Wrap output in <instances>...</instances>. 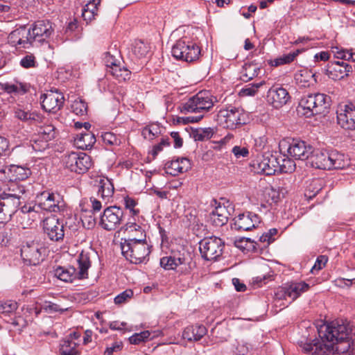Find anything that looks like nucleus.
Listing matches in <instances>:
<instances>
[{
    "label": "nucleus",
    "mask_w": 355,
    "mask_h": 355,
    "mask_svg": "<svg viewBox=\"0 0 355 355\" xmlns=\"http://www.w3.org/2000/svg\"><path fill=\"white\" fill-rule=\"evenodd\" d=\"M123 201L125 207L129 210L130 214H133L135 216L139 214V209L136 208V206L137 205V201L136 200L129 196H126L123 198Z\"/></svg>",
    "instance_id": "09e8293b"
},
{
    "label": "nucleus",
    "mask_w": 355,
    "mask_h": 355,
    "mask_svg": "<svg viewBox=\"0 0 355 355\" xmlns=\"http://www.w3.org/2000/svg\"><path fill=\"white\" fill-rule=\"evenodd\" d=\"M1 89L8 93H16L19 89V86L10 83H5L1 84Z\"/></svg>",
    "instance_id": "680f3d73"
},
{
    "label": "nucleus",
    "mask_w": 355,
    "mask_h": 355,
    "mask_svg": "<svg viewBox=\"0 0 355 355\" xmlns=\"http://www.w3.org/2000/svg\"><path fill=\"white\" fill-rule=\"evenodd\" d=\"M190 167L191 163L189 159L184 157L172 160L166 164L167 173L173 176H176L180 173L187 171Z\"/></svg>",
    "instance_id": "a878e982"
},
{
    "label": "nucleus",
    "mask_w": 355,
    "mask_h": 355,
    "mask_svg": "<svg viewBox=\"0 0 355 355\" xmlns=\"http://www.w3.org/2000/svg\"><path fill=\"white\" fill-rule=\"evenodd\" d=\"M30 29L36 45L46 41L54 32L52 24L48 20L37 21Z\"/></svg>",
    "instance_id": "6ab92c4d"
},
{
    "label": "nucleus",
    "mask_w": 355,
    "mask_h": 355,
    "mask_svg": "<svg viewBox=\"0 0 355 355\" xmlns=\"http://www.w3.org/2000/svg\"><path fill=\"white\" fill-rule=\"evenodd\" d=\"M140 222L139 214L136 216L130 214L125 224L121 228V230H123L125 232L131 233L133 232H138L140 234L141 232H145L141 227L138 224Z\"/></svg>",
    "instance_id": "f704fd0d"
},
{
    "label": "nucleus",
    "mask_w": 355,
    "mask_h": 355,
    "mask_svg": "<svg viewBox=\"0 0 355 355\" xmlns=\"http://www.w3.org/2000/svg\"><path fill=\"white\" fill-rule=\"evenodd\" d=\"M259 70L260 69L257 64L253 63H245L243 66L241 71V79L245 82L249 81L258 76Z\"/></svg>",
    "instance_id": "4c0bfd02"
},
{
    "label": "nucleus",
    "mask_w": 355,
    "mask_h": 355,
    "mask_svg": "<svg viewBox=\"0 0 355 355\" xmlns=\"http://www.w3.org/2000/svg\"><path fill=\"white\" fill-rule=\"evenodd\" d=\"M327 261L328 257L327 256H319L317 258L313 266L311 268V272L313 274L317 273L326 266Z\"/></svg>",
    "instance_id": "864d4df0"
},
{
    "label": "nucleus",
    "mask_w": 355,
    "mask_h": 355,
    "mask_svg": "<svg viewBox=\"0 0 355 355\" xmlns=\"http://www.w3.org/2000/svg\"><path fill=\"white\" fill-rule=\"evenodd\" d=\"M0 168H3L4 172H6V169H8L9 172L11 173V179L14 180H24L29 177L31 172L28 168H26L21 166L17 165H12L9 167L8 166H1Z\"/></svg>",
    "instance_id": "2f4dec72"
},
{
    "label": "nucleus",
    "mask_w": 355,
    "mask_h": 355,
    "mask_svg": "<svg viewBox=\"0 0 355 355\" xmlns=\"http://www.w3.org/2000/svg\"><path fill=\"white\" fill-rule=\"evenodd\" d=\"M60 353L61 355H78L77 343L69 338L64 339L60 345Z\"/></svg>",
    "instance_id": "58836bf2"
},
{
    "label": "nucleus",
    "mask_w": 355,
    "mask_h": 355,
    "mask_svg": "<svg viewBox=\"0 0 355 355\" xmlns=\"http://www.w3.org/2000/svg\"><path fill=\"white\" fill-rule=\"evenodd\" d=\"M257 168L267 175H274L277 173L278 157L275 155L265 154L257 160Z\"/></svg>",
    "instance_id": "393cba45"
},
{
    "label": "nucleus",
    "mask_w": 355,
    "mask_h": 355,
    "mask_svg": "<svg viewBox=\"0 0 355 355\" xmlns=\"http://www.w3.org/2000/svg\"><path fill=\"white\" fill-rule=\"evenodd\" d=\"M31 141V146L35 151L42 152L49 147V141L42 139L39 135Z\"/></svg>",
    "instance_id": "8fccbe9b"
},
{
    "label": "nucleus",
    "mask_w": 355,
    "mask_h": 355,
    "mask_svg": "<svg viewBox=\"0 0 355 355\" xmlns=\"http://www.w3.org/2000/svg\"><path fill=\"white\" fill-rule=\"evenodd\" d=\"M266 99L273 107L279 108L287 103L290 99V95L286 89L276 85L268 89Z\"/></svg>",
    "instance_id": "412c9836"
},
{
    "label": "nucleus",
    "mask_w": 355,
    "mask_h": 355,
    "mask_svg": "<svg viewBox=\"0 0 355 355\" xmlns=\"http://www.w3.org/2000/svg\"><path fill=\"white\" fill-rule=\"evenodd\" d=\"M296 83L300 87H309L311 84L316 82L315 74L311 71L302 70L295 76Z\"/></svg>",
    "instance_id": "473e14b6"
},
{
    "label": "nucleus",
    "mask_w": 355,
    "mask_h": 355,
    "mask_svg": "<svg viewBox=\"0 0 355 355\" xmlns=\"http://www.w3.org/2000/svg\"><path fill=\"white\" fill-rule=\"evenodd\" d=\"M100 3L101 0H92L84 6L83 9L92 12H96V15L98 10V6L100 4Z\"/></svg>",
    "instance_id": "69168bd1"
},
{
    "label": "nucleus",
    "mask_w": 355,
    "mask_h": 355,
    "mask_svg": "<svg viewBox=\"0 0 355 355\" xmlns=\"http://www.w3.org/2000/svg\"><path fill=\"white\" fill-rule=\"evenodd\" d=\"M108 73L112 74L119 81H125L130 78V71L124 67H121V64L116 65Z\"/></svg>",
    "instance_id": "ea45409f"
},
{
    "label": "nucleus",
    "mask_w": 355,
    "mask_h": 355,
    "mask_svg": "<svg viewBox=\"0 0 355 355\" xmlns=\"http://www.w3.org/2000/svg\"><path fill=\"white\" fill-rule=\"evenodd\" d=\"M230 214L224 205L216 206L209 214L211 223L217 227L225 225L228 220Z\"/></svg>",
    "instance_id": "bb28decb"
},
{
    "label": "nucleus",
    "mask_w": 355,
    "mask_h": 355,
    "mask_svg": "<svg viewBox=\"0 0 355 355\" xmlns=\"http://www.w3.org/2000/svg\"><path fill=\"white\" fill-rule=\"evenodd\" d=\"M82 223L83 226L87 229H91L94 227L96 224L95 218L93 216H85L82 218Z\"/></svg>",
    "instance_id": "e2e57ef3"
},
{
    "label": "nucleus",
    "mask_w": 355,
    "mask_h": 355,
    "mask_svg": "<svg viewBox=\"0 0 355 355\" xmlns=\"http://www.w3.org/2000/svg\"><path fill=\"white\" fill-rule=\"evenodd\" d=\"M9 151V142L8 139L0 136V155H6Z\"/></svg>",
    "instance_id": "774afa93"
},
{
    "label": "nucleus",
    "mask_w": 355,
    "mask_h": 355,
    "mask_svg": "<svg viewBox=\"0 0 355 355\" xmlns=\"http://www.w3.org/2000/svg\"><path fill=\"white\" fill-rule=\"evenodd\" d=\"M121 57L116 47H111L104 53L103 61L109 72L118 64H121Z\"/></svg>",
    "instance_id": "c85d7f7f"
},
{
    "label": "nucleus",
    "mask_w": 355,
    "mask_h": 355,
    "mask_svg": "<svg viewBox=\"0 0 355 355\" xmlns=\"http://www.w3.org/2000/svg\"><path fill=\"white\" fill-rule=\"evenodd\" d=\"M20 211L24 214H28L33 220L37 216V211L35 210V206L31 205H24L21 207Z\"/></svg>",
    "instance_id": "13d9d810"
},
{
    "label": "nucleus",
    "mask_w": 355,
    "mask_h": 355,
    "mask_svg": "<svg viewBox=\"0 0 355 355\" xmlns=\"http://www.w3.org/2000/svg\"><path fill=\"white\" fill-rule=\"evenodd\" d=\"M217 121L225 128L234 129L246 123V114L243 110L234 107L221 109L217 114Z\"/></svg>",
    "instance_id": "6e6552de"
},
{
    "label": "nucleus",
    "mask_w": 355,
    "mask_h": 355,
    "mask_svg": "<svg viewBox=\"0 0 355 355\" xmlns=\"http://www.w3.org/2000/svg\"><path fill=\"white\" fill-rule=\"evenodd\" d=\"M277 173H289L295 169V163L286 155H279Z\"/></svg>",
    "instance_id": "72a5a7b5"
},
{
    "label": "nucleus",
    "mask_w": 355,
    "mask_h": 355,
    "mask_svg": "<svg viewBox=\"0 0 355 355\" xmlns=\"http://www.w3.org/2000/svg\"><path fill=\"white\" fill-rule=\"evenodd\" d=\"M313 148L302 140H293L287 149L288 154L295 159L305 160L309 159Z\"/></svg>",
    "instance_id": "5701e85b"
},
{
    "label": "nucleus",
    "mask_w": 355,
    "mask_h": 355,
    "mask_svg": "<svg viewBox=\"0 0 355 355\" xmlns=\"http://www.w3.org/2000/svg\"><path fill=\"white\" fill-rule=\"evenodd\" d=\"M309 288V285L304 282H291L282 287L277 295L284 299L289 297L292 301L296 300L300 295Z\"/></svg>",
    "instance_id": "b1692460"
},
{
    "label": "nucleus",
    "mask_w": 355,
    "mask_h": 355,
    "mask_svg": "<svg viewBox=\"0 0 355 355\" xmlns=\"http://www.w3.org/2000/svg\"><path fill=\"white\" fill-rule=\"evenodd\" d=\"M78 271L73 266H58L54 270V275L64 282H73L76 279H83L88 277V269L91 261L87 253H80L78 259Z\"/></svg>",
    "instance_id": "423d86ee"
},
{
    "label": "nucleus",
    "mask_w": 355,
    "mask_h": 355,
    "mask_svg": "<svg viewBox=\"0 0 355 355\" xmlns=\"http://www.w3.org/2000/svg\"><path fill=\"white\" fill-rule=\"evenodd\" d=\"M312 167L323 170L343 169L349 166V159L336 150H312L309 157Z\"/></svg>",
    "instance_id": "7ed1b4c3"
},
{
    "label": "nucleus",
    "mask_w": 355,
    "mask_h": 355,
    "mask_svg": "<svg viewBox=\"0 0 355 355\" xmlns=\"http://www.w3.org/2000/svg\"><path fill=\"white\" fill-rule=\"evenodd\" d=\"M337 49V51H334V53L337 58L341 59V60H350L351 55H350L349 50H345V49L338 50V49Z\"/></svg>",
    "instance_id": "338daca9"
},
{
    "label": "nucleus",
    "mask_w": 355,
    "mask_h": 355,
    "mask_svg": "<svg viewBox=\"0 0 355 355\" xmlns=\"http://www.w3.org/2000/svg\"><path fill=\"white\" fill-rule=\"evenodd\" d=\"M114 185L107 178H101L99 180V188L98 190V196L106 203L114 194Z\"/></svg>",
    "instance_id": "7c9ffc66"
},
{
    "label": "nucleus",
    "mask_w": 355,
    "mask_h": 355,
    "mask_svg": "<svg viewBox=\"0 0 355 355\" xmlns=\"http://www.w3.org/2000/svg\"><path fill=\"white\" fill-rule=\"evenodd\" d=\"M55 135L54 127L51 125H48L40 128L38 135L42 139L49 141L54 139Z\"/></svg>",
    "instance_id": "de8ad7c7"
},
{
    "label": "nucleus",
    "mask_w": 355,
    "mask_h": 355,
    "mask_svg": "<svg viewBox=\"0 0 355 355\" xmlns=\"http://www.w3.org/2000/svg\"><path fill=\"white\" fill-rule=\"evenodd\" d=\"M216 102V98L209 91L199 92L187 101L182 103L179 107L182 114L196 113L197 115L180 117L178 121L184 124L200 121L204 117L205 113L211 109Z\"/></svg>",
    "instance_id": "f03ea898"
},
{
    "label": "nucleus",
    "mask_w": 355,
    "mask_h": 355,
    "mask_svg": "<svg viewBox=\"0 0 355 355\" xmlns=\"http://www.w3.org/2000/svg\"><path fill=\"white\" fill-rule=\"evenodd\" d=\"M35 58L33 55H26L20 61V64L24 68L34 67L35 66Z\"/></svg>",
    "instance_id": "4d7b16f0"
},
{
    "label": "nucleus",
    "mask_w": 355,
    "mask_h": 355,
    "mask_svg": "<svg viewBox=\"0 0 355 355\" xmlns=\"http://www.w3.org/2000/svg\"><path fill=\"white\" fill-rule=\"evenodd\" d=\"M96 142L94 135L91 132H81L74 138V144L78 148L87 150Z\"/></svg>",
    "instance_id": "c756f323"
},
{
    "label": "nucleus",
    "mask_w": 355,
    "mask_h": 355,
    "mask_svg": "<svg viewBox=\"0 0 355 355\" xmlns=\"http://www.w3.org/2000/svg\"><path fill=\"white\" fill-rule=\"evenodd\" d=\"M132 295L133 291L130 289H127L114 297V303L116 304H121L130 299Z\"/></svg>",
    "instance_id": "6e6d98bb"
},
{
    "label": "nucleus",
    "mask_w": 355,
    "mask_h": 355,
    "mask_svg": "<svg viewBox=\"0 0 355 355\" xmlns=\"http://www.w3.org/2000/svg\"><path fill=\"white\" fill-rule=\"evenodd\" d=\"M338 123L344 129L355 130V105L347 104L337 112Z\"/></svg>",
    "instance_id": "4be33fe9"
},
{
    "label": "nucleus",
    "mask_w": 355,
    "mask_h": 355,
    "mask_svg": "<svg viewBox=\"0 0 355 355\" xmlns=\"http://www.w3.org/2000/svg\"><path fill=\"white\" fill-rule=\"evenodd\" d=\"M331 105V98L324 94L316 93L304 96L297 107L299 114L306 117L317 114H324Z\"/></svg>",
    "instance_id": "39448f33"
},
{
    "label": "nucleus",
    "mask_w": 355,
    "mask_h": 355,
    "mask_svg": "<svg viewBox=\"0 0 355 355\" xmlns=\"http://www.w3.org/2000/svg\"><path fill=\"white\" fill-rule=\"evenodd\" d=\"M71 110L76 115H83L87 112V105L85 101L81 99H76L73 101L71 105Z\"/></svg>",
    "instance_id": "49530a36"
},
{
    "label": "nucleus",
    "mask_w": 355,
    "mask_h": 355,
    "mask_svg": "<svg viewBox=\"0 0 355 355\" xmlns=\"http://www.w3.org/2000/svg\"><path fill=\"white\" fill-rule=\"evenodd\" d=\"M232 153L236 158L245 157L248 155V149L245 147L236 146L232 148Z\"/></svg>",
    "instance_id": "bf43d9fd"
},
{
    "label": "nucleus",
    "mask_w": 355,
    "mask_h": 355,
    "mask_svg": "<svg viewBox=\"0 0 355 355\" xmlns=\"http://www.w3.org/2000/svg\"><path fill=\"white\" fill-rule=\"evenodd\" d=\"M15 116L24 121H36L39 118V115L37 113L26 111L20 107H17L15 109Z\"/></svg>",
    "instance_id": "79ce46f5"
},
{
    "label": "nucleus",
    "mask_w": 355,
    "mask_h": 355,
    "mask_svg": "<svg viewBox=\"0 0 355 355\" xmlns=\"http://www.w3.org/2000/svg\"><path fill=\"white\" fill-rule=\"evenodd\" d=\"M352 71V66L345 61L330 62L324 69L325 74L334 80L344 79Z\"/></svg>",
    "instance_id": "f3484780"
},
{
    "label": "nucleus",
    "mask_w": 355,
    "mask_h": 355,
    "mask_svg": "<svg viewBox=\"0 0 355 355\" xmlns=\"http://www.w3.org/2000/svg\"><path fill=\"white\" fill-rule=\"evenodd\" d=\"M44 248L42 244L36 241L24 243L21 248V257L27 265H37L43 260Z\"/></svg>",
    "instance_id": "9d476101"
},
{
    "label": "nucleus",
    "mask_w": 355,
    "mask_h": 355,
    "mask_svg": "<svg viewBox=\"0 0 355 355\" xmlns=\"http://www.w3.org/2000/svg\"><path fill=\"white\" fill-rule=\"evenodd\" d=\"M150 51V46L142 41H135L131 47V53L136 58L146 57Z\"/></svg>",
    "instance_id": "e433bc0d"
},
{
    "label": "nucleus",
    "mask_w": 355,
    "mask_h": 355,
    "mask_svg": "<svg viewBox=\"0 0 355 355\" xmlns=\"http://www.w3.org/2000/svg\"><path fill=\"white\" fill-rule=\"evenodd\" d=\"M264 84V81H261L258 83L248 84L241 89L239 95L241 96H254L257 93L258 89Z\"/></svg>",
    "instance_id": "37998d69"
},
{
    "label": "nucleus",
    "mask_w": 355,
    "mask_h": 355,
    "mask_svg": "<svg viewBox=\"0 0 355 355\" xmlns=\"http://www.w3.org/2000/svg\"><path fill=\"white\" fill-rule=\"evenodd\" d=\"M160 265L165 270H177L181 274H188L191 272V262L184 254L174 253L160 259Z\"/></svg>",
    "instance_id": "f8f14e48"
},
{
    "label": "nucleus",
    "mask_w": 355,
    "mask_h": 355,
    "mask_svg": "<svg viewBox=\"0 0 355 355\" xmlns=\"http://www.w3.org/2000/svg\"><path fill=\"white\" fill-rule=\"evenodd\" d=\"M172 55L178 59L191 62L197 60L200 55V47L187 37L178 40L173 46Z\"/></svg>",
    "instance_id": "0eeeda50"
},
{
    "label": "nucleus",
    "mask_w": 355,
    "mask_h": 355,
    "mask_svg": "<svg viewBox=\"0 0 355 355\" xmlns=\"http://www.w3.org/2000/svg\"><path fill=\"white\" fill-rule=\"evenodd\" d=\"M42 108L47 112L55 113L63 106L64 98L62 93L51 90L40 97Z\"/></svg>",
    "instance_id": "dca6fc26"
},
{
    "label": "nucleus",
    "mask_w": 355,
    "mask_h": 355,
    "mask_svg": "<svg viewBox=\"0 0 355 355\" xmlns=\"http://www.w3.org/2000/svg\"><path fill=\"white\" fill-rule=\"evenodd\" d=\"M92 160L89 155L85 153H81L76 163L77 168H73V172L81 174L87 172L92 166Z\"/></svg>",
    "instance_id": "c9c22d12"
},
{
    "label": "nucleus",
    "mask_w": 355,
    "mask_h": 355,
    "mask_svg": "<svg viewBox=\"0 0 355 355\" xmlns=\"http://www.w3.org/2000/svg\"><path fill=\"white\" fill-rule=\"evenodd\" d=\"M44 234L52 241H62L64 236V224L55 216L46 218L42 223Z\"/></svg>",
    "instance_id": "4468645a"
},
{
    "label": "nucleus",
    "mask_w": 355,
    "mask_h": 355,
    "mask_svg": "<svg viewBox=\"0 0 355 355\" xmlns=\"http://www.w3.org/2000/svg\"><path fill=\"white\" fill-rule=\"evenodd\" d=\"M321 343L314 340L312 343L299 341V345L305 352L311 354L324 355L331 351L337 353L347 352L350 347L351 329L343 320H334L324 324L318 329Z\"/></svg>",
    "instance_id": "f257e3e1"
},
{
    "label": "nucleus",
    "mask_w": 355,
    "mask_h": 355,
    "mask_svg": "<svg viewBox=\"0 0 355 355\" xmlns=\"http://www.w3.org/2000/svg\"><path fill=\"white\" fill-rule=\"evenodd\" d=\"M8 41L11 46L19 49H29L36 45L31 29L25 26L12 31L8 35Z\"/></svg>",
    "instance_id": "ddd939ff"
},
{
    "label": "nucleus",
    "mask_w": 355,
    "mask_h": 355,
    "mask_svg": "<svg viewBox=\"0 0 355 355\" xmlns=\"http://www.w3.org/2000/svg\"><path fill=\"white\" fill-rule=\"evenodd\" d=\"M17 309V304L15 301L0 302V313H10L16 311Z\"/></svg>",
    "instance_id": "3c124183"
},
{
    "label": "nucleus",
    "mask_w": 355,
    "mask_h": 355,
    "mask_svg": "<svg viewBox=\"0 0 355 355\" xmlns=\"http://www.w3.org/2000/svg\"><path fill=\"white\" fill-rule=\"evenodd\" d=\"M123 210L121 207L116 206L107 207L101 216L99 225L107 231L115 230L123 221Z\"/></svg>",
    "instance_id": "9b49d317"
},
{
    "label": "nucleus",
    "mask_w": 355,
    "mask_h": 355,
    "mask_svg": "<svg viewBox=\"0 0 355 355\" xmlns=\"http://www.w3.org/2000/svg\"><path fill=\"white\" fill-rule=\"evenodd\" d=\"M11 241V234L8 231L0 232V245L1 246H7L10 244Z\"/></svg>",
    "instance_id": "052dcab7"
},
{
    "label": "nucleus",
    "mask_w": 355,
    "mask_h": 355,
    "mask_svg": "<svg viewBox=\"0 0 355 355\" xmlns=\"http://www.w3.org/2000/svg\"><path fill=\"white\" fill-rule=\"evenodd\" d=\"M159 133V128L157 125H150L143 128L141 135L148 140L153 139Z\"/></svg>",
    "instance_id": "a18cd8bd"
},
{
    "label": "nucleus",
    "mask_w": 355,
    "mask_h": 355,
    "mask_svg": "<svg viewBox=\"0 0 355 355\" xmlns=\"http://www.w3.org/2000/svg\"><path fill=\"white\" fill-rule=\"evenodd\" d=\"M43 309L48 313H53L56 312L63 313L68 309L67 307H61L60 305L51 302H46L43 306Z\"/></svg>",
    "instance_id": "5fc2aeb1"
},
{
    "label": "nucleus",
    "mask_w": 355,
    "mask_h": 355,
    "mask_svg": "<svg viewBox=\"0 0 355 355\" xmlns=\"http://www.w3.org/2000/svg\"><path fill=\"white\" fill-rule=\"evenodd\" d=\"M121 248L126 259L135 264L144 261L150 252L145 232H141L138 237L130 235L128 239H121Z\"/></svg>",
    "instance_id": "20e7f679"
},
{
    "label": "nucleus",
    "mask_w": 355,
    "mask_h": 355,
    "mask_svg": "<svg viewBox=\"0 0 355 355\" xmlns=\"http://www.w3.org/2000/svg\"><path fill=\"white\" fill-rule=\"evenodd\" d=\"M82 152H71L66 153L63 157L62 162L66 168L69 169L71 171L73 168H77L76 163Z\"/></svg>",
    "instance_id": "a19ab883"
},
{
    "label": "nucleus",
    "mask_w": 355,
    "mask_h": 355,
    "mask_svg": "<svg viewBox=\"0 0 355 355\" xmlns=\"http://www.w3.org/2000/svg\"><path fill=\"white\" fill-rule=\"evenodd\" d=\"M225 247L221 239L217 236L205 237L199 242V250L202 257L207 261H216L220 257Z\"/></svg>",
    "instance_id": "1a4fd4ad"
},
{
    "label": "nucleus",
    "mask_w": 355,
    "mask_h": 355,
    "mask_svg": "<svg viewBox=\"0 0 355 355\" xmlns=\"http://www.w3.org/2000/svg\"><path fill=\"white\" fill-rule=\"evenodd\" d=\"M234 221L233 228L240 232L256 228L261 223L259 216L252 212L241 214L234 218Z\"/></svg>",
    "instance_id": "a211bd4d"
},
{
    "label": "nucleus",
    "mask_w": 355,
    "mask_h": 355,
    "mask_svg": "<svg viewBox=\"0 0 355 355\" xmlns=\"http://www.w3.org/2000/svg\"><path fill=\"white\" fill-rule=\"evenodd\" d=\"M300 52V51L299 50H297L295 52L290 53L287 55H284L282 58H281L279 59V60H280L279 63L280 64H287V63L291 62L292 61L294 60V59L299 54Z\"/></svg>",
    "instance_id": "0e129e2a"
},
{
    "label": "nucleus",
    "mask_w": 355,
    "mask_h": 355,
    "mask_svg": "<svg viewBox=\"0 0 355 355\" xmlns=\"http://www.w3.org/2000/svg\"><path fill=\"white\" fill-rule=\"evenodd\" d=\"M149 331H144L139 334H135L130 337L129 340L131 344L137 345L140 343L146 340L150 336Z\"/></svg>",
    "instance_id": "603ef678"
},
{
    "label": "nucleus",
    "mask_w": 355,
    "mask_h": 355,
    "mask_svg": "<svg viewBox=\"0 0 355 355\" xmlns=\"http://www.w3.org/2000/svg\"><path fill=\"white\" fill-rule=\"evenodd\" d=\"M207 332V330L204 325H191L184 329L182 338L188 341H198L206 335Z\"/></svg>",
    "instance_id": "cd10ccee"
},
{
    "label": "nucleus",
    "mask_w": 355,
    "mask_h": 355,
    "mask_svg": "<svg viewBox=\"0 0 355 355\" xmlns=\"http://www.w3.org/2000/svg\"><path fill=\"white\" fill-rule=\"evenodd\" d=\"M101 137L105 145L119 146L121 143V138L112 132H104L102 134Z\"/></svg>",
    "instance_id": "c03bdc74"
},
{
    "label": "nucleus",
    "mask_w": 355,
    "mask_h": 355,
    "mask_svg": "<svg viewBox=\"0 0 355 355\" xmlns=\"http://www.w3.org/2000/svg\"><path fill=\"white\" fill-rule=\"evenodd\" d=\"M37 203L42 209L49 212H58L63 206L60 196L49 191H44L37 196Z\"/></svg>",
    "instance_id": "2eb2a0df"
},
{
    "label": "nucleus",
    "mask_w": 355,
    "mask_h": 355,
    "mask_svg": "<svg viewBox=\"0 0 355 355\" xmlns=\"http://www.w3.org/2000/svg\"><path fill=\"white\" fill-rule=\"evenodd\" d=\"M20 204V195L18 193H3L0 194V207L8 220L17 211Z\"/></svg>",
    "instance_id": "aec40b11"
}]
</instances>
